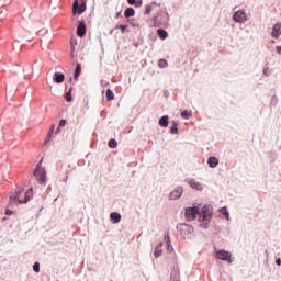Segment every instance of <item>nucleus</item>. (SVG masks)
<instances>
[{"instance_id":"7c9ffc66","label":"nucleus","mask_w":281,"mask_h":281,"mask_svg":"<svg viewBox=\"0 0 281 281\" xmlns=\"http://www.w3.org/2000/svg\"><path fill=\"white\" fill-rule=\"evenodd\" d=\"M150 12H153V7L147 5L146 9H145V14H150Z\"/></svg>"},{"instance_id":"2f4dec72","label":"nucleus","mask_w":281,"mask_h":281,"mask_svg":"<svg viewBox=\"0 0 281 281\" xmlns=\"http://www.w3.org/2000/svg\"><path fill=\"white\" fill-rule=\"evenodd\" d=\"M165 243L167 244L168 247H170V235L165 236Z\"/></svg>"},{"instance_id":"b1692460","label":"nucleus","mask_w":281,"mask_h":281,"mask_svg":"<svg viewBox=\"0 0 281 281\" xmlns=\"http://www.w3.org/2000/svg\"><path fill=\"white\" fill-rule=\"evenodd\" d=\"M179 125L177 124V122H172V126H171V133L172 135H177L179 133Z\"/></svg>"},{"instance_id":"6ab92c4d","label":"nucleus","mask_w":281,"mask_h":281,"mask_svg":"<svg viewBox=\"0 0 281 281\" xmlns=\"http://www.w3.org/2000/svg\"><path fill=\"white\" fill-rule=\"evenodd\" d=\"M82 70L80 64H76V69H75V74H74V78L75 80H78V77L80 76V71Z\"/></svg>"},{"instance_id":"4468645a","label":"nucleus","mask_w":281,"mask_h":281,"mask_svg":"<svg viewBox=\"0 0 281 281\" xmlns=\"http://www.w3.org/2000/svg\"><path fill=\"white\" fill-rule=\"evenodd\" d=\"M158 124L162 126V128H168V115L160 117Z\"/></svg>"},{"instance_id":"f8f14e48","label":"nucleus","mask_w":281,"mask_h":281,"mask_svg":"<svg viewBox=\"0 0 281 281\" xmlns=\"http://www.w3.org/2000/svg\"><path fill=\"white\" fill-rule=\"evenodd\" d=\"M207 164H209L210 168H216V166H218V158L210 157L207 159Z\"/></svg>"},{"instance_id":"4c0bfd02","label":"nucleus","mask_w":281,"mask_h":281,"mask_svg":"<svg viewBox=\"0 0 281 281\" xmlns=\"http://www.w3.org/2000/svg\"><path fill=\"white\" fill-rule=\"evenodd\" d=\"M276 265H278V267H280L281 260H280V259H277V260H276Z\"/></svg>"},{"instance_id":"393cba45","label":"nucleus","mask_w":281,"mask_h":281,"mask_svg":"<svg viewBox=\"0 0 281 281\" xmlns=\"http://www.w3.org/2000/svg\"><path fill=\"white\" fill-rule=\"evenodd\" d=\"M52 135H54V125L50 126V130H49V132H48V135H47V137H46V139H45V144H47L48 142L52 140Z\"/></svg>"},{"instance_id":"f3484780","label":"nucleus","mask_w":281,"mask_h":281,"mask_svg":"<svg viewBox=\"0 0 281 281\" xmlns=\"http://www.w3.org/2000/svg\"><path fill=\"white\" fill-rule=\"evenodd\" d=\"M189 186L195 190H203V186H201V183L196 182L195 180H190Z\"/></svg>"},{"instance_id":"473e14b6","label":"nucleus","mask_w":281,"mask_h":281,"mask_svg":"<svg viewBox=\"0 0 281 281\" xmlns=\"http://www.w3.org/2000/svg\"><path fill=\"white\" fill-rule=\"evenodd\" d=\"M63 126H67V121L66 120H60L59 127H63Z\"/></svg>"},{"instance_id":"e433bc0d","label":"nucleus","mask_w":281,"mask_h":281,"mask_svg":"<svg viewBox=\"0 0 281 281\" xmlns=\"http://www.w3.org/2000/svg\"><path fill=\"white\" fill-rule=\"evenodd\" d=\"M136 8H142V1H138V2L136 3Z\"/></svg>"},{"instance_id":"2eb2a0df","label":"nucleus","mask_w":281,"mask_h":281,"mask_svg":"<svg viewBox=\"0 0 281 281\" xmlns=\"http://www.w3.org/2000/svg\"><path fill=\"white\" fill-rule=\"evenodd\" d=\"M161 247H164L162 243H159V245L156 246L155 251H154L155 258H159V256H161V254H164V250H161Z\"/></svg>"},{"instance_id":"f704fd0d","label":"nucleus","mask_w":281,"mask_h":281,"mask_svg":"<svg viewBox=\"0 0 281 281\" xmlns=\"http://www.w3.org/2000/svg\"><path fill=\"white\" fill-rule=\"evenodd\" d=\"M127 3H128L130 5H135V0H127Z\"/></svg>"},{"instance_id":"6e6552de","label":"nucleus","mask_w":281,"mask_h":281,"mask_svg":"<svg viewBox=\"0 0 281 281\" xmlns=\"http://www.w3.org/2000/svg\"><path fill=\"white\" fill-rule=\"evenodd\" d=\"M87 34V26L85 25V22H80L79 25L77 26V36L82 38Z\"/></svg>"},{"instance_id":"ddd939ff","label":"nucleus","mask_w":281,"mask_h":281,"mask_svg":"<svg viewBox=\"0 0 281 281\" xmlns=\"http://www.w3.org/2000/svg\"><path fill=\"white\" fill-rule=\"evenodd\" d=\"M110 218L113 221V223H120V221H122V215H120L117 212H114L110 214Z\"/></svg>"},{"instance_id":"1a4fd4ad","label":"nucleus","mask_w":281,"mask_h":281,"mask_svg":"<svg viewBox=\"0 0 281 281\" xmlns=\"http://www.w3.org/2000/svg\"><path fill=\"white\" fill-rule=\"evenodd\" d=\"M280 34H281V25H280V23H277L272 27L271 36L273 38H280Z\"/></svg>"},{"instance_id":"a211bd4d","label":"nucleus","mask_w":281,"mask_h":281,"mask_svg":"<svg viewBox=\"0 0 281 281\" xmlns=\"http://www.w3.org/2000/svg\"><path fill=\"white\" fill-rule=\"evenodd\" d=\"M125 19H131V16H135V9L127 8L124 12Z\"/></svg>"},{"instance_id":"aec40b11","label":"nucleus","mask_w":281,"mask_h":281,"mask_svg":"<svg viewBox=\"0 0 281 281\" xmlns=\"http://www.w3.org/2000/svg\"><path fill=\"white\" fill-rule=\"evenodd\" d=\"M180 227H181L182 232H189V233L194 232V228L188 224H182V225H180Z\"/></svg>"},{"instance_id":"f257e3e1","label":"nucleus","mask_w":281,"mask_h":281,"mask_svg":"<svg viewBox=\"0 0 281 281\" xmlns=\"http://www.w3.org/2000/svg\"><path fill=\"white\" fill-rule=\"evenodd\" d=\"M22 192H23V189L18 188L15 190V192L10 195V204L11 205H19V204L27 203V201H30V199H32V196H34V190L32 188H30L25 192V199L21 200Z\"/></svg>"},{"instance_id":"c9c22d12","label":"nucleus","mask_w":281,"mask_h":281,"mask_svg":"<svg viewBox=\"0 0 281 281\" xmlns=\"http://www.w3.org/2000/svg\"><path fill=\"white\" fill-rule=\"evenodd\" d=\"M277 53L281 56V46H277Z\"/></svg>"},{"instance_id":"cd10ccee","label":"nucleus","mask_w":281,"mask_h":281,"mask_svg":"<svg viewBox=\"0 0 281 281\" xmlns=\"http://www.w3.org/2000/svg\"><path fill=\"white\" fill-rule=\"evenodd\" d=\"M33 270L35 271V273H38L41 271V263L35 262L33 266Z\"/></svg>"},{"instance_id":"7ed1b4c3","label":"nucleus","mask_w":281,"mask_h":281,"mask_svg":"<svg viewBox=\"0 0 281 281\" xmlns=\"http://www.w3.org/2000/svg\"><path fill=\"white\" fill-rule=\"evenodd\" d=\"M215 258H217V260H223L224 262L228 263L234 262V259H232V252L226 250H217L215 254Z\"/></svg>"},{"instance_id":"ea45409f","label":"nucleus","mask_w":281,"mask_h":281,"mask_svg":"<svg viewBox=\"0 0 281 281\" xmlns=\"http://www.w3.org/2000/svg\"><path fill=\"white\" fill-rule=\"evenodd\" d=\"M66 175H69V171H66Z\"/></svg>"},{"instance_id":"4be33fe9","label":"nucleus","mask_w":281,"mask_h":281,"mask_svg":"<svg viewBox=\"0 0 281 281\" xmlns=\"http://www.w3.org/2000/svg\"><path fill=\"white\" fill-rule=\"evenodd\" d=\"M106 100H108V102H111V100H115V94L113 93V91L111 89H109L106 91Z\"/></svg>"},{"instance_id":"dca6fc26","label":"nucleus","mask_w":281,"mask_h":281,"mask_svg":"<svg viewBox=\"0 0 281 281\" xmlns=\"http://www.w3.org/2000/svg\"><path fill=\"white\" fill-rule=\"evenodd\" d=\"M157 34L161 41H166V38H168V32H166L164 29H158Z\"/></svg>"},{"instance_id":"58836bf2","label":"nucleus","mask_w":281,"mask_h":281,"mask_svg":"<svg viewBox=\"0 0 281 281\" xmlns=\"http://www.w3.org/2000/svg\"><path fill=\"white\" fill-rule=\"evenodd\" d=\"M68 168H71V165H68Z\"/></svg>"},{"instance_id":"f03ea898","label":"nucleus","mask_w":281,"mask_h":281,"mask_svg":"<svg viewBox=\"0 0 281 281\" xmlns=\"http://www.w3.org/2000/svg\"><path fill=\"white\" fill-rule=\"evenodd\" d=\"M33 176L41 186H45V183H47V170H45L41 165L36 166L33 171Z\"/></svg>"},{"instance_id":"0eeeda50","label":"nucleus","mask_w":281,"mask_h":281,"mask_svg":"<svg viewBox=\"0 0 281 281\" xmlns=\"http://www.w3.org/2000/svg\"><path fill=\"white\" fill-rule=\"evenodd\" d=\"M181 194H183V188L178 187L170 193L169 199L176 201V199H180Z\"/></svg>"},{"instance_id":"9b49d317","label":"nucleus","mask_w":281,"mask_h":281,"mask_svg":"<svg viewBox=\"0 0 281 281\" xmlns=\"http://www.w3.org/2000/svg\"><path fill=\"white\" fill-rule=\"evenodd\" d=\"M212 218V212L210 210H203L202 214L200 213V221H210Z\"/></svg>"},{"instance_id":"423d86ee","label":"nucleus","mask_w":281,"mask_h":281,"mask_svg":"<svg viewBox=\"0 0 281 281\" xmlns=\"http://www.w3.org/2000/svg\"><path fill=\"white\" fill-rule=\"evenodd\" d=\"M233 20L236 23H245V21H247V13H245L244 11H237L234 13Z\"/></svg>"},{"instance_id":"72a5a7b5","label":"nucleus","mask_w":281,"mask_h":281,"mask_svg":"<svg viewBox=\"0 0 281 281\" xmlns=\"http://www.w3.org/2000/svg\"><path fill=\"white\" fill-rule=\"evenodd\" d=\"M5 214H7V216H10V215L14 214V212L11 211V210H9V209H7V210H5Z\"/></svg>"},{"instance_id":"39448f33","label":"nucleus","mask_w":281,"mask_h":281,"mask_svg":"<svg viewBox=\"0 0 281 281\" xmlns=\"http://www.w3.org/2000/svg\"><path fill=\"white\" fill-rule=\"evenodd\" d=\"M87 10V3H79L78 0L74 1L72 3V14H82Z\"/></svg>"},{"instance_id":"c85d7f7f","label":"nucleus","mask_w":281,"mask_h":281,"mask_svg":"<svg viewBox=\"0 0 281 281\" xmlns=\"http://www.w3.org/2000/svg\"><path fill=\"white\" fill-rule=\"evenodd\" d=\"M126 25H116L115 30H121L122 34H124V32H126Z\"/></svg>"},{"instance_id":"20e7f679","label":"nucleus","mask_w":281,"mask_h":281,"mask_svg":"<svg viewBox=\"0 0 281 281\" xmlns=\"http://www.w3.org/2000/svg\"><path fill=\"white\" fill-rule=\"evenodd\" d=\"M196 216L200 217L199 207L193 206V207H188L186 210V218H187V221H194L196 218Z\"/></svg>"},{"instance_id":"5701e85b","label":"nucleus","mask_w":281,"mask_h":281,"mask_svg":"<svg viewBox=\"0 0 281 281\" xmlns=\"http://www.w3.org/2000/svg\"><path fill=\"white\" fill-rule=\"evenodd\" d=\"M158 67H160V69H166V67H168V60L159 59L158 60Z\"/></svg>"},{"instance_id":"412c9836","label":"nucleus","mask_w":281,"mask_h":281,"mask_svg":"<svg viewBox=\"0 0 281 281\" xmlns=\"http://www.w3.org/2000/svg\"><path fill=\"white\" fill-rule=\"evenodd\" d=\"M181 117H183V120H190V117H192V112H190L188 110H183L181 112Z\"/></svg>"},{"instance_id":"a878e982","label":"nucleus","mask_w":281,"mask_h":281,"mask_svg":"<svg viewBox=\"0 0 281 281\" xmlns=\"http://www.w3.org/2000/svg\"><path fill=\"white\" fill-rule=\"evenodd\" d=\"M109 147H110V148H117V140H115V139H110V140H109Z\"/></svg>"},{"instance_id":"c756f323","label":"nucleus","mask_w":281,"mask_h":281,"mask_svg":"<svg viewBox=\"0 0 281 281\" xmlns=\"http://www.w3.org/2000/svg\"><path fill=\"white\" fill-rule=\"evenodd\" d=\"M65 99H66V102H71L72 98H71V91L68 92L66 95H65Z\"/></svg>"},{"instance_id":"bb28decb","label":"nucleus","mask_w":281,"mask_h":281,"mask_svg":"<svg viewBox=\"0 0 281 281\" xmlns=\"http://www.w3.org/2000/svg\"><path fill=\"white\" fill-rule=\"evenodd\" d=\"M220 212L222 216H226V218H229V213L227 212L226 207H222Z\"/></svg>"},{"instance_id":"9d476101","label":"nucleus","mask_w":281,"mask_h":281,"mask_svg":"<svg viewBox=\"0 0 281 281\" xmlns=\"http://www.w3.org/2000/svg\"><path fill=\"white\" fill-rule=\"evenodd\" d=\"M53 80L57 85H60V83L65 82V75L63 72H55Z\"/></svg>"}]
</instances>
